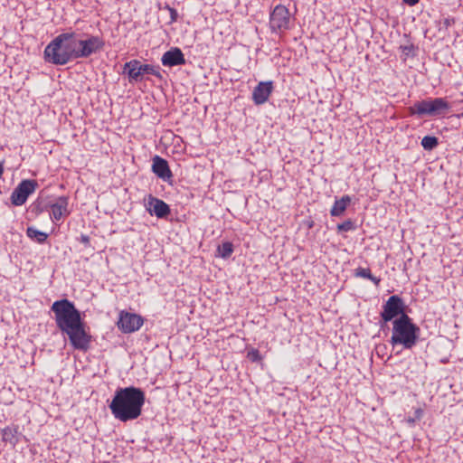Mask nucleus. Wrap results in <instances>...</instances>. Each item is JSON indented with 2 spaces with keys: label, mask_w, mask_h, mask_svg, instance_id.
<instances>
[{
  "label": "nucleus",
  "mask_w": 463,
  "mask_h": 463,
  "mask_svg": "<svg viewBox=\"0 0 463 463\" xmlns=\"http://www.w3.org/2000/svg\"><path fill=\"white\" fill-rule=\"evenodd\" d=\"M51 310L54 313L57 327L62 335L68 336L71 346L86 352L90 348L92 336L86 331L85 323L75 305L63 298L54 301Z\"/></svg>",
  "instance_id": "f257e3e1"
},
{
  "label": "nucleus",
  "mask_w": 463,
  "mask_h": 463,
  "mask_svg": "<svg viewBox=\"0 0 463 463\" xmlns=\"http://www.w3.org/2000/svg\"><path fill=\"white\" fill-rule=\"evenodd\" d=\"M146 402L145 392L138 387L118 388L109 405L115 419L127 422L137 419Z\"/></svg>",
  "instance_id": "f03ea898"
},
{
  "label": "nucleus",
  "mask_w": 463,
  "mask_h": 463,
  "mask_svg": "<svg viewBox=\"0 0 463 463\" xmlns=\"http://www.w3.org/2000/svg\"><path fill=\"white\" fill-rule=\"evenodd\" d=\"M44 61L53 65H65L78 60L76 33L66 32L57 35L45 47Z\"/></svg>",
  "instance_id": "7ed1b4c3"
},
{
  "label": "nucleus",
  "mask_w": 463,
  "mask_h": 463,
  "mask_svg": "<svg viewBox=\"0 0 463 463\" xmlns=\"http://www.w3.org/2000/svg\"><path fill=\"white\" fill-rule=\"evenodd\" d=\"M419 326L407 314H402L392 322V335L390 343L393 346L402 345L405 349H411L419 339Z\"/></svg>",
  "instance_id": "20e7f679"
},
{
  "label": "nucleus",
  "mask_w": 463,
  "mask_h": 463,
  "mask_svg": "<svg viewBox=\"0 0 463 463\" xmlns=\"http://www.w3.org/2000/svg\"><path fill=\"white\" fill-rule=\"evenodd\" d=\"M450 109L449 103L444 98H429L420 101H416L412 106L409 107V113L411 116L421 117H439Z\"/></svg>",
  "instance_id": "39448f33"
},
{
  "label": "nucleus",
  "mask_w": 463,
  "mask_h": 463,
  "mask_svg": "<svg viewBox=\"0 0 463 463\" xmlns=\"http://www.w3.org/2000/svg\"><path fill=\"white\" fill-rule=\"evenodd\" d=\"M123 73L128 76V82L131 84L142 81L146 75H153L159 80H163L160 66L145 64L136 59L124 64Z\"/></svg>",
  "instance_id": "423d86ee"
},
{
  "label": "nucleus",
  "mask_w": 463,
  "mask_h": 463,
  "mask_svg": "<svg viewBox=\"0 0 463 463\" xmlns=\"http://www.w3.org/2000/svg\"><path fill=\"white\" fill-rule=\"evenodd\" d=\"M405 305L401 297L398 295L391 296L383 306V311L380 314L381 320L379 322L381 328L392 320L398 318L406 314L404 312Z\"/></svg>",
  "instance_id": "0eeeda50"
},
{
  "label": "nucleus",
  "mask_w": 463,
  "mask_h": 463,
  "mask_svg": "<svg viewBox=\"0 0 463 463\" xmlns=\"http://www.w3.org/2000/svg\"><path fill=\"white\" fill-rule=\"evenodd\" d=\"M76 44L79 59H83L102 50L105 43L102 38L95 35H89L86 39H80L76 33Z\"/></svg>",
  "instance_id": "6e6552de"
},
{
  "label": "nucleus",
  "mask_w": 463,
  "mask_h": 463,
  "mask_svg": "<svg viewBox=\"0 0 463 463\" xmlns=\"http://www.w3.org/2000/svg\"><path fill=\"white\" fill-rule=\"evenodd\" d=\"M290 14L282 5L274 7L269 14V28L272 33L287 31L290 27Z\"/></svg>",
  "instance_id": "1a4fd4ad"
},
{
  "label": "nucleus",
  "mask_w": 463,
  "mask_h": 463,
  "mask_svg": "<svg viewBox=\"0 0 463 463\" xmlns=\"http://www.w3.org/2000/svg\"><path fill=\"white\" fill-rule=\"evenodd\" d=\"M144 318L137 314L122 310L118 314V328L124 334L134 333L143 326Z\"/></svg>",
  "instance_id": "9d476101"
},
{
  "label": "nucleus",
  "mask_w": 463,
  "mask_h": 463,
  "mask_svg": "<svg viewBox=\"0 0 463 463\" xmlns=\"http://www.w3.org/2000/svg\"><path fill=\"white\" fill-rule=\"evenodd\" d=\"M36 187L37 182L35 180H23L16 188H14L11 194L12 203L15 206L24 204L29 195L35 191Z\"/></svg>",
  "instance_id": "9b49d317"
},
{
  "label": "nucleus",
  "mask_w": 463,
  "mask_h": 463,
  "mask_svg": "<svg viewBox=\"0 0 463 463\" xmlns=\"http://www.w3.org/2000/svg\"><path fill=\"white\" fill-rule=\"evenodd\" d=\"M48 207L51 209L50 217L53 222H59L63 217L71 214L69 210V197L59 196L53 203H51Z\"/></svg>",
  "instance_id": "f8f14e48"
},
{
  "label": "nucleus",
  "mask_w": 463,
  "mask_h": 463,
  "mask_svg": "<svg viewBox=\"0 0 463 463\" xmlns=\"http://www.w3.org/2000/svg\"><path fill=\"white\" fill-rule=\"evenodd\" d=\"M152 172L163 181L167 183L172 182L173 173L169 167L168 162L157 155L152 158Z\"/></svg>",
  "instance_id": "ddd939ff"
},
{
  "label": "nucleus",
  "mask_w": 463,
  "mask_h": 463,
  "mask_svg": "<svg viewBox=\"0 0 463 463\" xmlns=\"http://www.w3.org/2000/svg\"><path fill=\"white\" fill-rule=\"evenodd\" d=\"M146 210L150 214H155L159 219L166 218L171 212L166 203L153 195H149L147 198Z\"/></svg>",
  "instance_id": "4468645a"
},
{
  "label": "nucleus",
  "mask_w": 463,
  "mask_h": 463,
  "mask_svg": "<svg viewBox=\"0 0 463 463\" xmlns=\"http://www.w3.org/2000/svg\"><path fill=\"white\" fill-rule=\"evenodd\" d=\"M273 89V82L271 80L260 81L252 91V101L254 104L259 106L267 102Z\"/></svg>",
  "instance_id": "2eb2a0df"
},
{
  "label": "nucleus",
  "mask_w": 463,
  "mask_h": 463,
  "mask_svg": "<svg viewBox=\"0 0 463 463\" xmlns=\"http://www.w3.org/2000/svg\"><path fill=\"white\" fill-rule=\"evenodd\" d=\"M162 64L166 67H174L185 63L184 55L179 48H171L161 58Z\"/></svg>",
  "instance_id": "dca6fc26"
},
{
  "label": "nucleus",
  "mask_w": 463,
  "mask_h": 463,
  "mask_svg": "<svg viewBox=\"0 0 463 463\" xmlns=\"http://www.w3.org/2000/svg\"><path fill=\"white\" fill-rule=\"evenodd\" d=\"M19 427L17 425H11L2 430V440L5 443L14 447L19 442Z\"/></svg>",
  "instance_id": "f3484780"
},
{
  "label": "nucleus",
  "mask_w": 463,
  "mask_h": 463,
  "mask_svg": "<svg viewBox=\"0 0 463 463\" xmlns=\"http://www.w3.org/2000/svg\"><path fill=\"white\" fill-rule=\"evenodd\" d=\"M352 199L349 195H344L340 199H335L330 210V214L333 217H339L344 214L347 206L350 204Z\"/></svg>",
  "instance_id": "a211bd4d"
},
{
  "label": "nucleus",
  "mask_w": 463,
  "mask_h": 463,
  "mask_svg": "<svg viewBox=\"0 0 463 463\" xmlns=\"http://www.w3.org/2000/svg\"><path fill=\"white\" fill-rule=\"evenodd\" d=\"M354 276L371 280L376 287L380 285L381 279L373 276L370 269L359 267L354 269Z\"/></svg>",
  "instance_id": "6ab92c4d"
},
{
  "label": "nucleus",
  "mask_w": 463,
  "mask_h": 463,
  "mask_svg": "<svg viewBox=\"0 0 463 463\" xmlns=\"http://www.w3.org/2000/svg\"><path fill=\"white\" fill-rule=\"evenodd\" d=\"M26 235L38 243H44L48 238L46 232H41L34 227H28L26 229Z\"/></svg>",
  "instance_id": "aec40b11"
},
{
  "label": "nucleus",
  "mask_w": 463,
  "mask_h": 463,
  "mask_svg": "<svg viewBox=\"0 0 463 463\" xmlns=\"http://www.w3.org/2000/svg\"><path fill=\"white\" fill-rule=\"evenodd\" d=\"M218 256L222 259H228L233 252V245L230 241H225L217 248Z\"/></svg>",
  "instance_id": "412c9836"
},
{
  "label": "nucleus",
  "mask_w": 463,
  "mask_h": 463,
  "mask_svg": "<svg viewBox=\"0 0 463 463\" xmlns=\"http://www.w3.org/2000/svg\"><path fill=\"white\" fill-rule=\"evenodd\" d=\"M420 144L425 150L431 151L438 146L439 139L433 136H425Z\"/></svg>",
  "instance_id": "4be33fe9"
},
{
  "label": "nucleus",
  "mask_w": 463,
  "mask_h": 463,
  "mask_svg": "<svg viewBox=\"0 0 463 463\" xmlns=\"http://www.w3.org/2000/svg\"><path fill=\"white\" fill-rule=\"evenodd\" d=\"M355 224L351 219H348L343 222L342 223L337 224L338 232L354 231L355 230Z\"/></svg>",
  "instance_id": "5701e85b"
},
{
  "label": "nucleus",
  "mask_w": 463,
  "mask_h": 463,
  "mask_svg": "<svg viewBox=\"0 0 463 463\" xmlns=\"http://www.w3.org/2000/svg\"><path fill=\"white\" fill-rule=\"evenodd\" d=\"M247 356L251 362H260L262 359L258 349H251Z\"/></svg>",
  "instance_id": "b1692460"
},
{
  "label": "nucleus",
  "mask_w": 463,
  "mask_h": 463,
  "mask_svg": "<svg viewBox=\"0 0 463 463\" xmlns=\"http://www.w3.org/2000/svg\"><path fill=\"white\" fill-rule=\"evenodd\" d=\"M165 8L169 11L171 23L176 22L178 18L177 11L175 8L170 7L169 5H166Z\"/></svg>",
  "instance_id": "393cba45"
},
{
  "label": "nucleus",
  "mask_w": 463,
  "mask_h": 463,
  "mask_svg": "<svg viewBox=\"0 0 463 463\" xmlns=\"http://www.w3.org/2000/svg\"><path fill=\"white\" fill-rule=\"evenodd\" d=\"M455 18L454 17H450V16H448V17H445L442 19L441 21V24H443V26L448 29L449 27H450L451 25H453L455 24Z\"/></svg>",
  "instance_id": "a878e982"
},
{
  "label": "nucleus",
  "mask_w": 463,
  "mask_h": 463,
  "mask_svg": "<svg viewBox=\"0 0 463 463\" xmlns=\"http://www.w3.org/2000/svg\"><path fill=\"white\" fill-rule=\"evenodd\" d=\"M79 241H80V242L83 243L85 246H87V247L90 246V239L89 235L81 234L80 237L79 238Z\"/></svg>",
  "instance_id": "bb28decb"
},
{
  "label": "nucleus",
  "mask_w": 463,
  "mask_h": 463,
  "mask_svg": "<svg viewBox=\"0 0 463 463\" xmlns=\"http://www.w3.org/2000/svg\"><path fill=\"white\" fill-rule=\"evenodd\" d=\"M423 415V410L420 409V408H417L415 411H414V417L417 420H420L421 417Z\"/></svg>",
  "instance_id": "cd10ccee"
},
{
  "label": "nucleus",
  "mask_w": 463,
  "mask_h": 463,
  "mask_svg": "<svg viewBox=\"0 0 463 463\" xmlns=\"http://www.w3.org/2000/svg\"><path fill=\"white\" fill-rule=\"evenodd\" d=\"M406 5H410V6H414L416 5L420 0H402Z\"/></svg>",
  "instance_id": "c85d7f7f"
},
{
  "label": "nucleus",
  "mask_w": 463,
  "mask_h": 463,
  "mask_svg": "<svg viewBox=\"0 0 463 463\" xmlns=\"http://www.w3.org/2000/svg\"><path fill=\"white\" fill-rule=\"evenodd\" d=\"M412 49H413V46H412V45H411V46H405V47L403 48V51H404L407 54H409Z\"/></svg>",
  "instance_id": "c756f323"
},
{
  "label": "nucleus",
  "mask_w": 463,
  "mask_h": 463,
  "mask_svg": "<svg viewBox=\"0 0 463 463\" xmlns=\"http://www.w3.org/2000/svg\"><path fill=\"white\" fill-rule=\"evenodd\" d=\"M416 420H416L415 418H409V419L407 420V421H408V423H409L410 425H413V424L415 423V421H416Z\"/></svg>",
  "instance_id": "7c9ffc66"
},
{
  "label": "nucleus",
  "mask_w": 463,
  "mask_h": 463,
  "mask_svg": "<svg viewBox=\"0 0 463 463\" xmlns=\"http://www.w3.org/2000/svg\"><path fill=\"white\" fill-rule=\"evenodd\" d=\"M3 173H4V165H3V163H0V177L2 176Z\"/></svg>",
  "instance_id": "2f4dec72"
},
{
  "label": "nucleus",
  "mask_w": 463,
  "mask_h": 463,
  "mask_svg": "<svg viewBox=\"0 0 463 463\" xmlns=\"http://www.w3.org/2000/svg\"><path fill=\"white\" fill-rule=\"evenodd\" d=\"M458 117L463 118V112L460 115H458Z\"/></svg>",
  "instance_id": "473e14b6"
}]
</instances>
